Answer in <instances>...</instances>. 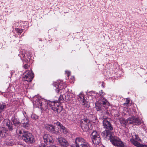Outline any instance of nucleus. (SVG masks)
<instances>
[{
  "mask_svg": "<svg viewBox=\"0 0 147 147\" xmlns=\"http://www.w3.org/2000/svg\"><path fill=\"white\" fill-rule=\"evenodd\" d=\"M84 121L86 123H90V121L87 119H85L83 121H82V122H84Z\"/></svg>",
  "mask_w": 147,
  "mask_h": 147,
  "instance_id": "c756f323",
  "label": "nucleus"
},
{
  "mask_svg": "<svg viewBox=\"0 0 147 147\" xmlns=\"http://www.w3.org/2000/svg\"><path fill=\"white\" fill-rule=\"evenodd\" d=\"M140 147H147V146L145 145H143L141 144Z\"/></svg>",
  "mask_w": 147,
  "mask_h": 147,
  "instance_id": "e433bc0d",
  "label": "nucleus"
},
{
  "mask_svg": "<svg viewBox=\"0 0 147 147\" xmlns=\"http://www.w3.org/2000/svg\"><path fill=\"white\" fill-rule=\"evenodd\" d=\"M23 77L24 80L28 82H31L34 77V74L32 71L27 70L24 73Z\"/></svg>",
  "mask_w": 147,
  "mask_h": 147,
  "instance_id": "6e6552de",
  "label": "nucleus"
},
{
  "mask_svg": "<svg viewBox=\"0 0 147 147\" xmlns=\"http://www.w3.org/2000/svg\"><path fill=\"white\" fill-rule=\"evenodd\" d=\"M61 129L62 130V131L63 132V131L64 130L65 128L63 126H62L60 127Z\"/></svg>",
  "mask_w": 147,
  "mask_h": 147,
  "instance_id": "72a5a7b5",
  "label": "nucleus"
},
{
  "mask_svg": "<svg viewBox=\"0 0 147 147\" xmlns=\"http://www.w3.org/2000/svg\"><path fill=\"white\" fill-rule=\"evenodd\" d=\"M7 106L3 102H0V113L6 109Z\"/></svg>",
  "mask_w": 147,
  "mask_h": 147,
  "instance_id": "412c9836",
  "label": "nucleus"
},
{
  "mask_svg": "<svg viewBox=\"0 0 147 147\" xmlns=\"http://www.w3.org/2000/svg\"><path fill=\"white\" fill-rule=\"evenodd\" d=\"M63 109V108L61 106H59L57 108L54 109V111H57V113H60Z\"/></svg>",
  "mask_w": 147,
  "mask_h": 147,
  "instance_id": "5701e85b",
  "label": "nucleus"
},
{
  "mask_svg": "<svg viewBox=\"0 0 147 147\" xmlns=\"http://www.w3.org/2000/svg\"><path fill=\"white\" fill-rule=\"evenodd\" d=\"M100 104L102 105L103 106L104 105H108L109 103L107 100L104 97L102 96H101L99 98L98 101Z\"/></svg>",
  "mask_w": 147,
  "mask_h": 147,
  "instance_id": "dca6fc26",
  "label": "nucleus"
},
{
  "mask_svg": "<svg viewBox=\"0 0 147 147\" xmlns=\"http://www.w3.org/2000/svg\"><path fill=\"white\" fill-rule=\"evenodd\" d=\"M2 115L0 113V121L2 120Z\"/></svg>",
  "mask_w": 147,
  "mask_h": 147,
  "instance_id": "4c0bfd02",
  "label": "nucleus"
},
{
  "mask_svg": "<svg viewBox=\"0 0 147 147\" xmlns=\"http://www.w3.org/2000/svg\"><path fill=\"white\" fill-rule=\"evenodd\" d=\"M67 92H69V90H68V91H67Z\"/></svg>",
  "mask_w": 147,
  "mask_h": 147,
  "instance_id": "603ef678",
  "label": "nucleus"
},
{
  "mask_svg": "<svg viewBox=\"0 0 147 147\" xmlns=\"http://www.w3.org/2000/svg\"><path fill=\"white\" fill-rule=\"evenodd\" d=\"M63 95L64 97L65 100L66 101H67L69 100V96L68 94H63Z\"/></svg>",
  "mask_w": 147,
  "mask_h": 147,
  "instance_id": "a878e982",
  "label": "nucleus"
},
{
  "mask_svg": "<svg viewBox=\"0 0 147 147\" xmlns=\"http://www.w3.org/2000/svg\"><path fill=\"white\" fill-rule=\"evenodd\" d=\"M101 147H104V146H101Z\"/></svg>",
  "mask_w": 147,
  "mask_h": 147,
  "instance_id": "5fc2aeb1",
  "label": "nucleus"
},
{
  "mask_svg": "<svg viewBox=\"0 0 147 147\" xmlns=\"http://www.w3.org/2000/svg\"><path fill=\"white\" fill-rule=\"evenodd\" d=\"M52 144H49V147H57V146L54 145Z\"/></svg>",
  "mask_w": 147,
  "mask_h": 147,
  "instance_id": "473e14b6",
  "label": "nucleus"
},
{
  "mask_svg": "<svg viewBox=\"0 0 147 147\" xmlns=\"http://www.w3.org/2000/svg\"><path fill=\"white\" fill-rule=\"evenodd\" d=\"M61 129L62 130V131L63 132V131L64 130L65 128L63 126H62L60 127Z\"/></svg>",
  "mask_w": 147,
  "mask_h": 147,
  "instance_id": "f704fd0d",
  "label": "nucleus"
},
{
  "mask_svg": "<svg viewBox=\"0 0 147 147\" xmlns=\"http://www.w3.org/2000/svg\"><path fill=\"white\" fill-rule=\"evenodd\" d=\"M65 86L64 84H63L62 81H58L55 83L54 84L55 89L56 91L59 92L62 89H63Z\"/></svg>",
  "mask_w": 147,
  "mask_h": 147,
  "instance_id": "9d476101",
  "label": "nucleus"
},
{
  "mask_svg": "<svg viewBox=\"0 0 147 147\" xmlns=\"http://www.w3.org/2000/svg\"><path fill=\"white\" fill-rule=\"evenodd\" d=\"M136 140H141L140 139H137V138H136Z\"/></svg>",
  "mask_w": 147,
  "mask_h": 147,
  "instance_id": "37998d69",
  "label": "nucleus"
},
{
  "mask_svg": "<svg viewBox=\"0 0 147 147\" xmlns=\"http://www.w3.org/2000/svg\"><path fill=\"white\" fill-rule=\"evenodd\" d=\"M89 92H93V91H90Z\"/></svg>",
  "mask_w": 147,
  "mask_h": 147,
  "instance_id": "3c124183",
  "label": "nucleus"
},
{
  "mask_svg": "<svg viewBox=\"0 0 147 147\" xmlns=\"http://www.w3.org/2000/svg\"><path fill=\"white\" fill-rule=\"evenodd\" d=\"M4 92H2L1 93V94L2 95H3V93H4Z\"/></svg>",
  "mask_w": 147,
  "mask_h": 147,
  "instance_id": "c03bdc74",
  "label": "nucleus"
},
{
  "mask_svg": "<svg viewBox=\"0 0 147 147\" xmlns=\"http://www.w3.org/2000/svg\"><path fill=\"white\" fill-rule=\"evenodd\" d=\"M31 117L32 119H36L38 118V117L35 114H32L31 115Z\"/></svg>",
  "mask_w": 147,
  "mask_h": 147,
  "instance_id": "bb28decb",
  "label": "nucleus"
},
{
  "mask_svg": "<svg viewBox=\"0 0 147 147\" xmlns=\"http://www.w3.org/2000/svg\"><path fill=\"white\" fill-rule=\"evenodd\" d=\"M66 73H67L68 76L70 75V73L69 71H66Z\"/></svg>",
  "mask_w": 147,
  "mask_h": 147,
  "instance_id": "58836bf2",
  "label": "nucleus"
},
{
  "mask_svg": "<svg viewBox=\"0 0 147 147\" xmlns=\"http://www.w3.org/2000/svg\"><path fill=\"white\" fill-rule=\"evenodd\" d=\"M44 142L47 144L49 145V144H53L54 140L52 137L49 134H45L43 136Z\"/></svg>",
  "mask_w": 147,
  "mask_h": 147,
  "instance_id": "9b49d317",
  "label": "nucleus"
},
{
  "mask_svg": "<svg viewBox=\"0 0 147 147\" xmlns=\"http://www.w3.org/2000/svg\"><path fill=\"white\" fill-rule=\"evenodd\" d=\"M18 31V32L20 33V34L22 32V30H19V31Z\"/></svg>",
  "mask_w": 147,
  "mask_h": 147,
  "instance_id": "ea45409f",
  "label": "nucleus"
},
{
  "mask_svg": "<svg viewBox=\"0 0 147 147\" xmlns=\"http://www.w3.org/2000/svg\"><path fill=\"white\" fill-rule=\"evenodd\" d=\"M129 103H130V100H129Z\"/></svg>",
  "mask_w": 147,
  "mask_h": 147,
  "instance_id": "864d4df0",
  "label": "nucleus"
},
{
  "mask_svg": "<svg viewBox=\"0 0 147 147\" xmlns=\"http://www.w3.org/2000/svg\"><path fill=\"white\" fill-rule=\"evenodd\" d=\"M103 121L104 128L106 130L102 133L103 136L105 138L107 136L111 134L112 133H114L112 131L113 130V127L111 123L108 121L109 120L108 118L104 119Z\"/></svg>",
  "mask_w": 147,
  "mask_h": 147,
  "instance_id": "7ed1b4c3",
  "label": "nucleus"
},
{
  "mask_svg": "<svg viewBox=\"0 0 147 147\" xmlns=\"http://www.w3.org/2000/svg\"><path fill=\"white\" fill-rule=\"evenodd\" d=\"M91 138L93 143L97 145L100 142L101 139L99 134L96 131H94L91 134Z\"/></svg>",
  "mask_w": 147,
  "mask_h": 147,
  "instance_id": "0eeeda50",
  "label": "nucleus"
},
{
  "mask_svg": "<svg viewBox=\"0 0 147 147\" xmlns=\"http://www.w3.org/2000/svg\"><path fill=\"white\" fill-rule=\"evenodd\" d=\"M63 132L65 134H66L67 132V130L66 128L64 130Z\"/></svg>",
  "mask_w": 147,
  "mask_h": 147,
  "instance_id": "c9c22d12",
  "label": "nucleus"
},
{
  "mask_svg": "<svg viewBox=\"0 0 147 147\" xmlns=\"http://www.w3.org/2000/svg\"><path fill=\"white\" fill-rule=\"evenodd\" d=\"M133 111L134 113H135V111H134V109H133Z\"/></svg>",
  "mask_w": 147,
  "mask_h": 147,
  "instance_id": "09e8293b",
  "label": "nucleus"
},
{
  "mask_svg": "<svg viewBox=\"0 0 147 147\" xmlns=\"http://www.w3.org/2000/svg\"><path fill=\"white\" fill-rule=\"evenodd\" d=\"M24 67L25 69H27L29 67V65L28 64H26L24 65Z\"/></svg>",
  "mask_w": 147,
  "mask_h": 147,
  "instance_id": "2f4dec72",
  "label": "nucleus"
},
{
  "mask_svg": "<svg viewBox=\"0 0 147 147\" xmlns=\"http://www.w3.org/2000/svg\"><path fill=\"white\" fill-rule=\"evenodd\" d=\"M11 120L13 124L8 119H4L3 121L4 126L6 127L8 129L9 131H11L13 129H18L20 126L21 123L19 121L18 119L15 117L12 118Z\"/></svg>",
  "mask_w": 147,
  "mask_h": 147,
  "instance_id": "f03ea898",
  "label": "nucleus"
},
{
  "mask_svg": "<svg viewBox=\"0 0 147 147\" xmlns=\"http://www.w3.org/2000/svg\"><path fill=\"white\" fill-rule=\"evenodd\" d=\"M27 57L26 58V57H24V61H25L26 62H28V61H29L30 59L31 58V56L30 53H28L27 55Z\"/></svg>",
  "mask_w": 147,
  "mask_h": 147,
  "instance_id": "393cba45",
  "label": "nucleus"
},
{
  "mask_svg": "<svg viewBox=\"0 0 147 147\" xmlns=\"http://www.w3.org/2000/svg\"><path fill=\"white\" fill-rule=\"evenodd\" d=\"M19 134H21L20 136L22 139L25 142L28 143H32L34 142L35 140L34 136L32 134L28 131H22L20 130Z\"/></svg>",
  "mask_w": 147,
  "mask_h": 147,
  "instance_id": "39448f33",
  "label": "nucleus"
},
{
  "mask_svg": "<svg viewBox=\"0 0 147 147\" xmlns=\"http://www.w3.org/2000/svg\"><path fill=\"white\" fill-rule=\"evenodd\" d=\"M129 111H131V108H129Z\"/></svg>",
  "mask_w": 147,
  "mask_h": 147,
  "instance_id": "a18cd8bd",
  "label": "nucleus"
},
{
  "mask_svg": "<svg viewBox=\"0 0 147 147\" xmlns=\"http://www.w3.org/2000/svg\"><path fill=\"white\" fill-rule=\"evenodd\" d=\"M120 122L122 125L124 127H126V125L128 122V119L127 120H125V119L121 118L119 119Z\"/></svg>",
  "mask_w": 147,
  "mask_h": 147,
  "instance_id": "6ab92c4d",
  "label": "nucleus"
},
{
  "mask_svg": "<svg viewBox=\"0 0 147 147\" xmlns=\"http://www.w3.org/2000/svg\"><path fill=\"white\" fill-rule=\"evenodd\" d=\"M59 145L63 147H67L69 145V143L65 138L60 137L57 139Z\"/></svg>",
  "mask_w": 147,
  "mask_h": 147,
  "instance_id": "4468645a",
  "label": "nucleus"
},
{
  "mask_svg": "<svg viewBox=\"0 0 147 147\" xmlns=\"http://www.w3.org/2000/svg\"><path fill=\"white\" fill-rule=\"evenodd\" d=\"M7 130L4 127L0 128V136L3 138L5 137Z\"/></svg>",
  "mask_w": 147,
  "mask_h": 147,
  "instance_id": "a211bd4d",
  "label": "nucleus"
},
{
  "mask_svg": "<svg viewBox=\"0 0 147 147\" xmlns=\"http://www.w3.org/2000/svg\"><path fill=\"white\" fill-rule=\"evenodd\" d=\"M78 98L82 105L85 104L86 99L83 94H80L78 96Z\"/></svg>",
  "mask_w": 147,
  "mask_h": 147,
  "instance_id": "f3484780",
  "label": "nucleus"
},
{
  "mask_svg": "<svg viewBox=\"0 0 147 147\" xmlns=\"http://www.w3.org/2000/svg\"><path fill=\"white\" fill-rule=\"evenodd\" d=\"M29 121L28 118V117H25L22 120L20 123L22 124L23 127L25 128H27L30 126V125L29 123Z\"/></svg>",
  "mask_w": 147,
  "mask_h": 147,
  "instance_id": "2eb2a0df",
  "label": "nucleus"
},
{
  "mask_svg": "<svg viewBox=\"0 0 147 147\" xmlns=\"http://www.w3.org/2000/svg\"><path fill=\"white\" fill-rule=\"evenodd\" d=\"M72 79L73 80H74V77H73L72 78Z\"/></svg>",
  "mask_w": 147,
  "mask_h": 147,
  "instance_id": "79ce46f5",
  "label": "nucleus"
},
{
  "mask_svg": "<svg viewBox=\"0 0 147 147\" xmlns=\"http://www.w3.org/2000/svg\"><path fill=\"white\" fill-rule=\"evenodd\" d=\"M45 128L47 130L53 134H56L59 132V128L52 125L47 124L45 125Z\"/></svg>",
  "mask_w": 147,
  "mask_h": 147,
  "instance_id": "1a4fd4ad",
  "label": "nucleus"
},
{
  "mask_svg": "<svg viewBox=\"0 0 147 147\" xmlns=\"http://www.w3.org/2000/svg\"><path fill=\"white\" fill-rule=\"evenodd\" d=\"M33 104L36 107H38L41 110H45L47 107L50 108L54 111V109L57 108L59 106V103L57 100L53 101H49L47 104L45 100L42 98L40 96L36 95L33 97Z\"/></svg>",
  "mask_w": 147,
  "mask_h": 147,
  "instance_id": "f257e3e1",
  "label": "nucleus"
},
{
  "mask_svg": "<svg viewBox=\"0 0 147 147\" xmlns=\"http://www.w3.org/2000/svg\"><path fill=\"white\" fill-rule=\"evenodd\" d=\"M99 93H100V92H99ZM100 94V96H102L101 95V94H100L99 93L98 94Z\"/></svg>",
  "mask_w": 147,
  "mask_h": 147,
  "instance_id": "49530a36",
  "label": "nucleus"
},
{
  "mask_svg": "<svg viewBox=\"0 0 147 147\" xmlns=\"http://www.w3.org/2000/svg\"><path fill=\"white\" fill-rule=\"evenodd\" d=\"M38 147H47V146L44 143H41L39 145Z\"/></svg>",
  "mask_w": 147,
  "mask_h": 147,
  "instance_id": "c85d7f7f",
  "label": "nucleus"
},
{
  "mask_svg": "<svg viewBox=\"0 0 147 147\" xmlns=\"http://www.w3.org/2000/svg\"><path fill=\"white\" fill-rule=\"evenodd\" d=\"M88 102L86 101L85 100V103L84 105H83L84 107H86L87 108H89L90 106L88 104Z\"/></svg>",
  "mask_w": 147,
  "mask_h": 147,
  "instance_id": "cd10ccee",
  "label": "nucleus"
},
{
  "mask_svg": "<svg viewBox=\"0 0 147 147\" xmlns=\"http://www.w3.org/2000/svg\"><path fill=\"white\" fill-rule=\"evenodd\" d=\"M127 104L128 103H129V100H127Z\"/></svg>",
  "mask_w": 147,
  "mask_h": 147,
  "instance_id": "de8ad7c7",
  "label": "nucleus"
},
{
  "mask_svg": "<svg viewBox=\"0 0 147 147\" xmlns=\"http://www.w3.org/2000/svg\"><path fill=\"white\" fill-rule=\"evenodd\" d=\"M96 108L97 111H99L103 109V106L100 104L98 101L95 103Z\"/></svg>",
  "mask_w": 147,
  "mask_h": 147,
  "instance_id": "aec40b11",
  "label": "nucleus"
},
{
  "mask_svg": "<svg viewBox=\"0 0 147 147\" xmlns=\"http://www.w3.org/2000/svg\"><path fill=\"white\" fill-rule=\"evenodd\" d=\"M111 134L107 136L106 138L110 140L112 144L115 146L119 147H124L123 142L118 137L115 136L114 132L111 133Z\"/></svg>",
  "mask_w": 147,
  "mask_h": 147,
  "instance_id": "20e7f679",
  "label": "nucleus"
},
{
  "mask_svg": "<svg viewBox=\"0 0 147 147\" xmlns=\"http://www.w3.org/2000/svg\"><path fill=\"white\" fill-rule=\"evenodd\" d=\"M81 127L82 129L85 131H87L92 128V125L91 123H88L85 121L81 123Z\"/></svg>",
  "mask_w": 147,
  "mask_h": 147,
  "instance_id": "f8f14e48",
  "label": "nucleus"
},
{
  "mask_svg": "<svg viewBox=\"0 0 147 147\" xmlns=\"http://www.w3.org/2000/svg\"><path fill=\"white\" fill-rule=\"evenodd\" d=\"M64 100V98L63 95H61L59 96V99L57 101L60 103H62Z\"/></svg>",
  "mask_w": 147,
  "mask_h": 147,
  "instance_id": "b1692460",
  "label": "nucleus"
},
{
  "mask_svg": "<svg viewBox=\"0 0 147 147\" xmlns=\"http://www.w3.org/2000/svg\"><path fill=\"white\" fill-rule=\"evenodd\" d=\"M40 41H41V40H41V39H40Z\"/></svg>",
  "mask_w": 147,
  "mask_h": 147,
  "instance_id": "8fccbe9b",
  "label": "nucleus"
},
{
  "mask_svg": "<svg viewBox=\"0 0 147 147\" xmlns=\"http://www.w3.org/2000/svg\"><path fill=\"white\" fill-rule=\"evenodd\" d=\"M104 84V83H102V86L104 87V86L103 85Z\"/></svg>",
  "mask_w": 147,
  "mask_h": 147,
  "instance_id": "a19ab883",
  "label": "nucleus"
},
{
  "mask_svg": "<svg viewBox=\"0 0 147 147\" xmlns=\"http://www.w3.org/2000/svg\"><path fill=\"white\" fill-rule=\"evenodd\" d=\"M56 124L57 125L59 126L60 128L63 125L61 123L59 122H57Z\"/></svg>",
  "mask_w": 147,
  "mask_h": 147,
  "instance_id": "7c9ffc66",
  "label": "nucleus"
},
{
  "mask_svg": "<svg viewBox=\"0 0 147 147\" xmlns=\"http://www.w3.org/2000/svg\"><path fill=\"white\" fill-rule=\"evenodd\" d=\"M133 125H138L141 124V121L138 118L134 117H129V124Z\"/></svg>",
  "mask_w": 147,
  "mask_h": 147,
  "instance_id": "ddd939ff",
  "label": "nucleus"
},
{
  "mask_svg": "<svg viewBox=\"0 0 147 147\" xmlns=\"http://www.w3.org/2000/svg\"><path fill=\"white\" fill-rule=\"evenodd\" d=\"M130 141L135 146L137 147H140L141 144L138 142L137 141H136L133 139H131Z\"/></svg>",
  "mask_w": 147,
  "mask_h": 147,
  "instance_id": "4be33fe9",
  "label": "nucleus"
},
{
  "mask_svg": "<svg viewBox=\"0 0 147 147\" xmlns=\"http://www.w3.org/2000/svg\"><path fill=\"white\" fill-rule=\"evenodd\" d=\"M74 143L75 146L71 145V147H90L86 140L82 137H78L76 138Z\"/></svg>",
  "mask_w": 147,
  "mask_h": 147,
  "instance_id": "423d86ee",
  "label": "nucleus"
}]
</instances>
